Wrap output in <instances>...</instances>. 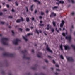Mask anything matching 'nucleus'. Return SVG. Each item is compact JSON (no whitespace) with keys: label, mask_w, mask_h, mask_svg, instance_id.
I'll return each mask as SVG.
<instances>
[{"label":"nucleus","mask_w":75,"mask_h":75,"mask_svg":"<svg viewBox=\"0 0 75 75\" xmlns=\"http://www.w3.org/2000/svg\"><path fill=\"white\" fill-rule=\"evenodd\" d=\"M8 40V39L7 38H2L1 39V42L2 44L7 45H8V43H7V41Z\"/></svg>","instance_id":"obj_1"},{"label":"nucleus","mask_w":75,"mask_h":75,"mask_svg":"<svg viewBox=\"0 0 75 75\" xmlns=\"http://www.w3.org/2000/svg\"><path fill=\"white\" fill-rule=\"evenodd\" d=\"M21 52L24 54V56L23 57V59L26 58V59H28V60H29L30 59V58L26 57L27 54H25V53L27 54V51L26 50H24V51H22Z\"/></svg>","instance_id":"obj_2"},{"label":"nucleus","mask_w":75,"mask_h":75,"mask_svg":"<svg viewBox=\"0 0 75 75\" xmlns=\"http://www.w3.org/2000/svg\"><path fill=\"white\" fill-rule=\"evenodd\" d=\"M4 56H7L10 57H14V54L9 53H5L3 54Z\"/></svg>","instance_id":"obj_3"},{"label":"nucleus","mask_w":75,"mask_h":75,"mask_svg":"<svg viewBox=\"0 0 75 75\" xmlns=\"http://www.w3.org/2000/svg\"><path fill=\"white\" fill-rule=\"evenodd\" d=\"M18 41H20V40L19 39H16L15 40L13 41L12 42L13 44L17 45L18 44Z\"/></svg>","instance_id":"obj_4"},{"label":"nucleus","mask_w":75,"mask_h":75,"mask_svg":"<svg viewBox=\"0 0 75 75\" xmlns=\"http://www.w3.org/2000/svg\"><path fill=\"white\" fill-rule=\"evenodd\" d=\"M66 39H67V40H68L69 42H71V39H72L71 36L70 35L69 36H66Z\"/></svg>","instance_id":"obj_5"},{"label":"nucleus","mask_w":75,"mask_h":75,"mask_svg":"<svg viewBox=\"0 0 75 75\" xmlns=\"http://www.w3.org/2000/svg\"><path fill=\"white\" fill-rule=\"evenodd\" d=\"M64 47L65 50H70V49H71V47H69L68 45L64 46Z\"/></svg>","instance_id":"obj_6"},{"label":"nucleus","mask_w":75,"mask_h":75,"mask_svg":"<svg viewBox=\"0 0 75 75\" xmlns=\"http://www.w3.org/2000/svg\"><path fill=\"white\" fill-rule=\"evenodd\" d=\"M64 24H65V21L63 20H62V23L60 24V27H63V25H64Z\"/></svg>","instance_id":"obj_7"},{"label":"nucleus","mask_w":75,"mask_h":75,"mask_svg":"<svg viewBox=\"0 0 75 75\" xmlns=\"http://www.w3.org/2000/svg\"><path fill=\"white\" fill-rule=\"evenodd\" d=\"M67 59L69 61H71L73 62L74 61V59L72 57H69L67 58Z\"/></svg>","instance_id":"obj_8"},{"label":"nucleus","mask_w":75,"mask_h":75,"mask_svg":"<svg viewBox=\"0 0 75 75\" xmlns=\"http://www.w3.org/2000/svg\"><path fill=\"white\" fill-rule=\"evenodd\" d=\"M46 50H47L48 51H49V52H51V53H52V51L51 50L50 48L48 47V45H47L46 46Z\"/></svg>","instance_id":"obj_9"},{"label":"nucleus","mask_w":75,"mask_h":75,"mask_svg":"<svg viewBox=\"0 0 75 75\" xmlns=\"http://www.w3.org/2000/svg\"><path fill=\"white\" fill-rule=\"evenodd\" d=\"M64 4V1H59L58 2H56V4H58V6H59V4Z\"/></svg>","instance_id":"obj_10"},{"label":"nucleus","mask_w":75,"mask_h":75,"mask_svg":"<svg viewBox=\"0 0 75 75\" xmlns=\"http://www.w3.org/2000/svg\"><path fill=\"white\" fill-rule=\"evenodd\" d=\"M53 16H54V17L56 16V14L54 13L53 12H52L51 13V15H50V17H53Z\"/></svg>","instance_id":"obj_11"},{"label":"nucleus","mask_w":75,"mask_h":75,"mask_svg":"<svg viewBox=\"0 0 75 75\" xmlns=\"http://www.w3.org/2000/svg\"><path fill=\"white\" fill-rule=\"evenodd\" d=\"M42 55V53L38 52V54H37V56L39 58H41V56Z\"/></svg>","instance_id":"obj_12"},{"label":"nucleus","mask_w":75,"mask_h":75,"mask_svg":"<svg viewBox=\"0 0 75 75\" xmlns=\"http://www.w3.org/2000/svg\"><path fill=\"white\" fill-rule=\"evenodd\" d=\"M49 26L50 24H48L47 25V28H46L48 30H49V29L50 28H51V27L50 26Z\"/></svg>","instance_id":"obj_13"},{"label":"nucleus","mask_w":75,"mask_h":75,"mask_svg":"<svg viewBox=\"0 0 75 75\" xmlns=\"http://www.w3.org/2000/svg\"><path fill=\"white\" fill-rule=\"evenodd\" d=\"M22 37L23 38V39L25 40V41H28V40H27V39L25 38V37H24V36H22Z\"/></svg>","instance_id":"obj_14"},{"label":"nucleus","mask_w":75,"mask_h":75,"mask_svg":"<svg viewBox=\"0 0 75 75\" xmlns=\"http://www.w3.org/2000/svg\"><path fill=\"white\" fill-rule=\"evenodd\" d=\"M60 48L62 51L63 50V49L62 48V45L61 44L60 46Z\"/></svg>","instance_id":"obj_15"},{"label":"nucleus","mask_w":75,"mask_h":75,"mask_svg":"<svg viewBox=\"0 0 75 75\" xmlns=\"http://www.w3.org/2000/svg\"><path fill=\"white\" fill-rule=\"evenodd\" d=\"M21 21V19H18L16 21V23H20Z\"/></svg>","instance_id":"obj_16"},{"label":"nucleus","mask_w":75,"mask_h":75,"mask_svg":"<svg viewBox=\"0 0 75 75\" xmlns=\"http://www.w3.org/2000/svg\"><path fill=\"white\" fill-rule=\"evenodd\" d=\"M26 21L27 22H28L29 21H30V19L29 18L27 17L26 18Z\"/></svg>","instance_id":"obj_17"},{"label":"nucleus","mask_w":75,"mask_h":75,"mask_svg":"<svg viewBox=\"0 0 75 75\" xmlns=\"http://www.w3.org/2000/svg\"><path fill=\"white\" fill-rule=\"evenodd\" d=\"M71 47H72V48H73L74 50H75V46L73 45H71Z\"/></svg>","instance_id":"obj_18"},{"label":"nucleus","mask_w":75,"mask_h":75,"mask_svg":"<svg viewBox=\"0 0 75 75\" xmlns=\"http://www.w3.org/2000/svg\"><path fill=\"white\" fill-rule=\"evenodd\" d=\"M34 2H38V4H40V2L38 1V0H34Z\"/></svg>","instance_id":"obj_19"},{"label":"nucleus","mask_w":75,"mask_h":75,"mask_svg":"<svg viewBox=\"0 0 75 75\" xmlns=\"http://www.w3.org/2000/svg\"><path fill=\"white\" fill-rule=\"evenodd\" d=\"M52 24L54 26H56V24H55V22H54V21H53Z\"/></svg>","instance_id":"obj_20"},{"label":"nucleus","mask_w":75,"mask_h":75,"mask_svg":"<svg viewBox=\"0 0 75 75\" xmlns=\"http://www.w3.org/2000/svg\"><path fill=\"white\" fill-rule=\"evenodd\" d=\"M58 7L57 6H54V7H53L52 8V9L53 10H54V9H55V8H57Z\"/></svg>","instance_id":"obj_21"},{"label":"nucleus","mask_w":75,"mask_h":75,"mask_svg":"<svg viewBox=\"0 0 75 75\" xmlns=\"http://www.w3.org/2000/svg\"><path fill=\"white\" fill-rule=\"evenodd\" d=\"M40 75H46L44 73L42 72L40 74Z\"/></svg>","instance_id":"obj_22"},{"label":"nucleus","mask_w":75,"mask_h":75,"mask_svg":"<svg viewBox=\"0 0 75 75\" xmlns=\"http://www.w3.org/2000/svg\"><path fill=\"white\" fill-rule=\"evenodd\" d=\"M0 24H5V22H0Z\"/></svg>","instance_id":"obj_23"},{"label":"nucleus","mask_w":75,"mask_h":75,"mask_svg":"<svg viewBox=\"0 0 75 75\" xmlns=\"http://www.w3.org/2000/svg\"><path fill=\"white\" fill-rule=\"evenodd\" d=\"M11 32L12 33V35H14V31L11 30Z\"/></svg>","instance_id":"obj_24"},{"label":"nucleus","mask_w":75,"mask_h":75,"mask_svg":"<svg viewBox=\"0 0 75 75\" xmlns=\"http://www.w3.org/2000/svg\"><path fill=\"white\" fill-rule=\"evenodd\" d=\"M55 30L56 31H57V33H59V30H58L57 28H56V29H55Z\"/></svg>","instance_id":"obj_25"},{"label":"nucleus","mask_w":75,"mask_h":75,"mask_svg":"<svg viewBox=\"0 0 75 75\" xmlns=\"http://www.w3.org/2000/svg\"><path fill=\"white\" fill-rule=\"evenodd\" d=\"M33 35V34L32 33H28L27 34V35H28V36H29V35Z\"/></svg>","instance_id":"obj_26"},{"label":"nucleus","mask_w":75,"mask_h":75,"mask_svg":"<svg viewBox=\"0 0 75 75\" xmlns=\"http://www.w3.org/2000/svg\"><path fill=\"white\" fill-rule=\"evenodd\" d=\"M32 69L33 70H36V68L35 67L32 68Z\"/></svg>","instance_id":"obj_27"},{"label":"nucleus","mask_w":75,"mask_h":75,"mask_svg":"<svg viewBox=\"0 0 75 75\" xmlns=\"http://www.w3.org/2000/svg\"><path fill=\"white\" fill-rule=\"evenodd\" d=\"M15 4L17 6H18V4L17 3V1L15 2Z\"/></svg>","instance_id":"obj_28"},{"label":"nucleus","mask_w":75,"mask_h":75,"mask_svg":"<svg viewBox=\"0 0 75 75\" xmlns=\"http://www.w3.org/2000/svg\"><path fill=\"white\" fill-rule=\"evenodd\" d=\"M25 8L26 9V12H28V8L27 7H25Z\"/></svg>","instance_id":"obj_29"},{"label":"nucleus","mask_w":75,"mask_h":75,"mask_svg":"<svg viewBox=\"0 0 75 75\" xmlns=\"http://www.w3.org/2000/svg\"><path fill=\"white\" fill-rule=\"evenodd\" d=\"M60 58H62V59H64V57H63V56L62 55H60Z\"/></svg>","instance_id":"obj_30"},{"label":"nucleus","mask_w":75,"mask_h":75,"mask_svg":"<svg viewBox=\"0 0 75 75\" xmlns=\"http://www.w3.org/2000/svg\"><path fill=\"white\" fill-rule=\"evenodd\" d=\"M26 31H30V29L27 28L26 29Z\"/></svg>","instance_id":"obj_31"},{"label":"nucleus","mask_w":75,"mask_h":75,"mask_svg":"<svg viewBox=\"0 0 75 75\" xmlns=\"http://www.w3.org/2000/svg\"><path fill=\"white\" fill-rule=\"evenodd\" d=\"M18 30H19V31H21V32H22V30H23V29H22L21 28H19Z\"/></svg>","instance_id":"obj_32"},{"label":"nucleus","mask_w":75,"mask_h":75,"mask_svg":"<svg viewBox=\"0 0 75 75\" xmlns=\"http://www.w3.org/2000/svg\"><path fill=\"white\" fill-rule=\"evenodd\" d=\"M62 35H63V36H64V37H65V33H62Z\"/></svg>","instance_id":"obj_33"},{"label":"nucleus","mask_w":75,"mask_h":75,"mask_svg":"<svg viewBox=\"0 0 75 75\" xmlns=\"http://www.w3.org/2000/svg\"><path fill=\"white\" fill-rule=\"evenodd\" d=\"M21 20L22 21H24V19H23L22 17H21Z\"/></svg>","instance_id":"obj_34"},{"label":"nucleus","mask_w":75,"mask_h":75,"mask_svg":"<svg viewBox=\"0 0 75 75\" xmlns=\"http://www.w3.org/2000/svg\"><path fill=\"white\" fill-rule=\"evenodd\" d=\"M44 25V24H42L41 23L39 24V25L40 26H43V25Z\"/></svg>","instance_id":"obj_35"},{"label":"nucleus","mask_w":75,"mask_h":75,"mask_svg":"<svg viewBox=\"0 0 75 75\" xmlns=\"http://www.w3.org/2000/svg\"><path fill=\"white\" fill-rule=\"evenodd\" d=\"M41 15H44V13L42 11L41 12Z\"/></svg>","instance_id":"obj_36"},{"label":"nucleus","mask_w":75,"mask_h":75,"mask_svg":"<svg viewBox=\"0 0 75 75\" xmlns=\"http://www.w3.org/2000/svg\"><path fill=\"white\" fill-rule=\"evenodd\" d=\"M52 61L53 63V64H55V61L54 60H52Z\"/></svg>","instance_id":"obj_37"},{"label":"nucleus","mask_w":75,"mask_h":75,"mask_svg":"<svg viewBox=\"0 0 75 75\" xmlns=\"http://www.w3.org/2000/svg\"><path fill=\"white\" fill-rule=\"evenodd\" d=\"M9 18H13V17L11 16H8Z\"/></svg>","instance_id":"obj_38"},{"label":"nucleus","mask_w":75,"mask_h":75,"mask_svg":"<svg viewBox=\"0 0 75 75\" xmlns=\"http://www.w3.org/2000/svg\"><path fill=\"white\" fill-rule=\"evenodd\" d=\"M39 19H42V17L41 16H40L39 17Z\"/></svg>","instance_id":"obj_39"},{"label":"nucleus","mask_w":75,"mask_h":75,"mask_svg":"<svg viewBox=\"0 0 75 75\" xmlns=\"http://www.w3.org/2000/svg\"><path fill=\"white\" fill-rule=\"evenodd\" d=\"M56 70L57 71H60V70L59 69H56Z\"/></svg>","instance_id":"obj_40"},{"label":"nucleus","mask_w":75,"mask_h":75,"mask_svg":"<svg viewBox=\"0 0 75 75\" xmlns=\"http://www.w3.org/2000/svg\"><path fill=\"white\" fill-rule=\"evenodd\" d=\"M31 20L32 21H34V17H32V18Z\"/></svg>","instance_id":"obj_41"},{"label":"nucleus","mask_w":75,"mask_h":75,"mask_svg":"<svg viewBox=\"0 0 75 75\" xmlns=\"http://www.w3.org/2000/svg\"><path fill=\"white\" fill-rule=\"evenodd\" d=\"M36 33H37V34H39V32H38V30H36Z\"/></svg>","instance_id":"obj_42"},{"label":"nucleus","mask_w":75,"mask_h":75,"mask_svg":"<svg viewBox=\"0 0 75 75\" xmlns=\"http://www.w3.org/2000/svg\"><path fill=\"white\" fill-rule=\"evenodd\" d=\"M51 31H52V32H54V29H52L51 30Z\"/></svg>","instance_id":"obj_43"},{"label":"nucleus","mask_w":75,"mask_h":75,"mask_svg":"<svg viewBox=\"0 0 75 75\" xmlns=\"http://www.w3.org/2000/svg\"><path fill=\"white\" fill-rule=\"evenodd\" d=\"M74 14H75V13H74V12H72L71 14V15H72V16H73V15H74Z\"/></svg>","instance_id":"obj_44"},{"label":"nucleus","mask_w":75,"mask_h":75,"mask_svg":"<svg viewBox=\"0 0 75 75\" xmlns=\"http://www.w3.org/2000/svg\"><path fill=\"white\" fill-rule=\"evenodd\" d=\"M11 11H12V12H14V11H15L14 10V9H12Z\"/></svg>","instance_id":"obj_45"},{"label":"nucleus","mask_w":75,"mask_h":75,"mask_svg":"<svg viewBox=\"0 0 75 75\" xmlns=\"http://www.w3.org/2000/svg\"><path fill=\"white\" fill-rule=\"evenodd\" d=\"M37 10H35V12H34L35 14H36V13H37Z\"/></svg>","instance_id":"obj_46"},{"label":"nucleus","mask_w":75,"mask_h":75,"mask_svg":"<svg viewBox=\"0 0 75 75\" xmlns=\"http://www.w3.org/2000/svg\"><path fill=\"white\" fill-rule=\"evenodd\" d=\"M6 7L8 8L9 7V5H6Z\"/></svg>","instance_id":"obj_47"},{"label":"nucleus","mask_w":75,"mask_h":75,"mask_svg":"<svg viewBox=\"0 0 75 75\" xmlns=\"http://www.w3.org/2000/svg\"><path fill=\"white\" fill-rule=\"evenodd\" d=\"M1 15H3V13L2 12L0 13V16H1Z\"/></svg>","instance_id":"obj_48"},{"label":"nucleus","mask_w":75,"mask_h":75,"mask_svg":"<svg viewBox=\"0 0 75 75\" xmlns=\"http://www.w3.org/2000/svg\"><path fill=\"white\" fill-rule=\"evenodd\" d=\"M71 2L72 3H74V0H71Z\"/></svg>","instance_id":"obj_49"},{"label":"nucleus","mask_w":75,"mask_h":75,"mask_svg":"<svg viewBox=\"0 0 75 75\" xmlns=\"http://www.w3.org/2000/svg\"><path fill=\"white\" fill-rule=\"evenodd\" d=\"M7 11L6 10H4V9L3 10V11Z\"/></svg>","instance_id":"obj_50"},{"label":"nucleus","mask_w":75,"mask_h":75,"mask_svg":"<svg viewBox=\"0 0 75 75\" xmlns=\"http://www.w3.org/2000/svg\"><path fill=\"white\" fill-rule=\"evenodd\" d=\"M45 62H46V63H48V60H45Z\"/></svg>","instance_id":"obj_51"},{"label":"nucleus","mask_w":75,"mask_h":75,"mask_svg":"<svg viewBox=\"0 0 75 75\" xmlns=\"http://www.w3.org/2000/svg\"><path fill=\"white\" fill-rule=\"evenodd\" d=\"M55 75H58V73L57 72L55 73Z\"/></svg>","instance_id":"obj_52"},{"label":"nucleus","mask_w":75,"mask_h":75,"mask_svg":"<svg viewBox=\"0 0 75 75\" xmlns=\"http://www.w3.org/2000/svg\"><path fill=\"white\" fill-rule=\"evenodd\" d=\"M48 12V10H46V13H47Z\"/></svg>","instance_id":"obj_53"},{"label":"nucleus","mask_w":75,"mask_h":75,"mask_svg":"<svg viewBox=\"0 0 75 75\" xmlns=\"http://www.w3.org/2000/svg\"><path fill=\"white\" fill-rule=\"evenodd\" d=\"M30 10L32 11H33V8H30Z\"/></svg>","instance_id":"obj_54"},{"label":"nucleus","mask_w":75,"mask_h":75,"mask_svg":"<svg viewBox=\"0 0 75 75\" xmlns=\"http://www.w3.org/2000/svg\"><path fill=\"white\" fill-rule=\"evenodd\" d=\"M68 1L69 2V3H71V1L70 0H68Z\"/></svg>","instance_id":"obj_55"},{"label":"nucleus","mask_w":75,"mask_h":75,"mask_svg":"<svg viewBox=\"0 0 75 75\" xmlns=\"http://www.w3.org/2000/svg\"><path fill=\"white\" fill-rule=\"evenodd\" d=\"M39 32L40 33H42V31H41V30H39Z\"/></svg>","instance_id":"obj_56"},{"label":"nucleus","mask_w":75,"mask_h":75,"mask_svg":"<svg viewBox=\"0 0 75 75\" xmlns=\"http://www.w3.org/2000/svg\"><path fill=\"white\" fill-rule=\"evenodd\" d=\"M32 52H34V50L33 49L32 50V51H31Z\"/></svg>","instance_id":"obj_57"},{"label":"nucleus","mask_w":75,"mask_h":75,"mask_svg":"<svg viewBox=\"0 0 75 75\" xmlns=\"http://www.w3.org/2000/svg\"><path fill=\"white\" fill-rule=\"evenodd\" d=\"M11 28V26H9L8 28Z\"/></svg>","instance_id":"obj_58"},{"label":"nucleus","mask_w":75,"mask_h":75,"mask_svg":"<svg viewBox=\"0 0 75 75\" xmlns=\"http://www.w3.org/2000/svg\"><path fill=\"white\" fill-rule=\"evenodd\" d=\"M33 5H32V6H30V8H33Z\"/></svg>","instance_id":"obj_59"},{"label":"nucleus","mask_w":75,"mask_h":75,"mask_svg":"<svg viewBox=\"0 0 75 75\" xmlns=\"http://www.w3.org/2000/svg\"><path fill=\"white\" fill-rule=\"evenodd\" d=\"M42 21H40V24H41V23H42Z\"/></svg>","instance_id":"obj_60"},{"label":"nucleus","mask_w":75,"mask_h":75,"mask_svg":"<svg viewBox=\"0 0 75 75\" xmlns=\"http://www.w3.org/2000/svg\"><path fill=\"white\" fill-rule=\"evenodd\" d=\"M56 67H59V66L58 65H56Z\"/></svg>","instance_id":"obj_61"},{"label":"nucleus","mask_w":75,"mask_h":75,"mask_svg":"<svg viewBox=\"0 0 75 75\" xmlns=\"http://www.w3.org/2000/svg\"><path fill=\"white\" fill-rule=\"evenodd\" d=\"M48 57L49 58H51V57L50 56H48Z\"/></svg>","instance_id":"obj_62"},{"label":"nucleus","mask_w":75,"mask_h":75,"mask_svg":"<svg viewBox=\"0 0 75 75\" xmlns=\"http://www.w3.org/2000/svg\"><path fill=\"white\" fill-rule=\"evenodd\" d=\"M59 31H61V28H59Z\"/></svg>","instance_id":"obj_63"},{"label":"nucleus","mask_w":75,"mask_h":75,"mask_svg":"<svg viewBox=\"0 0 75 75\" xmlns=\"http://www.w3.org/2000/svg\"><path fill=\"white\" fill-rule=\"evenodd\" d=\"M8 75H11V73H9Z\"/></svg>","instance_id":"obj_64"}]
</instances>
